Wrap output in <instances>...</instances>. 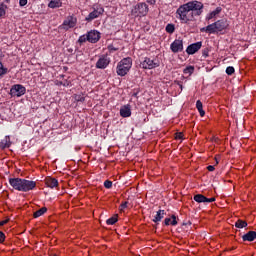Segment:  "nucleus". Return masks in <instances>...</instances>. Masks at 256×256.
I'll use <instances>...</instances> for the list:
<instances>
[{
	"instance_id": "obj_46",
	"label": "nucleus",
	"mask_w": 256,
	"mask_h": 256,
	"mask_svg": "<svg viewBox=\"0 0 256 256\" xmlns=\"http://www.w3.org/2000/svg\"><path fill=\"white\" fill-rule=\"evenodd\" d=\"M201 33H208L207 26L200 29Z\"/></svg>"
},
{
	"instance_id": "obj_27",
	"label": "nucleus",
	"mask_w": 256,
	"mask_h": 256,
	"mask_svg": "<svg viewBox=\"0 0 256 256\" xmlns=\"http://www.w3.org/2000/svg\"><path fill=\"white\" fill-rule=\"evenodd\" d=\"M208 33L210 35H214V33H217V27L215 25V22L207 26Z\"/></svg>"
},
{
	"instance_id": "obj_32",
	"label": "nucleus",
	"mask_w": 256,
	"mask_h": 256,
	"mask_svg": "<svg viewBox=\"0 0 256 256\" xmlns=\"http://www.w3.org/2000/svg\"><path fill=\"white\" fill-rule=\"evenodd\" d=\"M166 33H175V25L174 24H167L166 25Z\"/></svg>"
},
{
	"instance_id": "obj_24",
	"label": "nucleus",
	"mask_w": 256,
	"mask_h": 256,
	"mask_svg": "<svg viewBox=\"0 0 256 256\" xmlns=\"http://www.w3.org/2000/svg\"><path fill=\"white\" fill-rule=\"evenodd\" d=\"M46 211H47V207H42L41 209L37 210L33 214L34 219H38V217L45 215Z\"/></svg>"
},
{
	"instance_id": "obj_45",
	"label": "nucleus",
	"mask_w": 256,
	"mask_h": 256,
	"mask_svg": "<svg viewBox=\"0 0 256 256\" xmlns=\"http://www.w3.org/2000/svg\"><path fill=\"white\" fill-rule=\"evenodd\" d=\"M207 170L208 171H215V166H213V165H209L208 167H207Z\"/></svg>"
},
{
	"instance_id": "obj_44",
	"label": "nucleus",
	"mask_w": 256,
	"mask_h": 256,
	"mask_svg": "<svg viewBox=\"0 0 256 256\" xmlns=\"http://www.w3.org/2000/svg\"><path fill=\"white\" fill-rule=\"evenodd\" d=\"M149 5H155L157 3L156 0H146Z\"/></svg>"
},
{
	"instance_id": "obj_41",
	"label": "nucleus",
	"mask_w": 256,
	"mask_h": 256,
	"mask_svg": "<svg viewBox=\"0 0 256 256\" xmlns=\"http://www.w3.org/2000/svg\"><path fill=\"white\" fill-rule=\"evenodd\" d=\"M202 55H203V57H209V50L208 49H204L202 51Z\"/></svg>"
},
{
	"instance_id": "obj_22",
	"label": "nucleus",
	"mask_w": 256,
	"mask_h": 256,
	"mask_svg": "<svg viewBox=\"0 0 256 256\" xmlns=\"http://www.w3.org/2000/svg\"><path fill=\"white\" fill-rule=\"evenodd\" d=\"M49 9H59L60 7H63V2L61 0H51L48 3Z\"/></svg>"
},
{
	"instance_id": "obj_37",
	"label": "nucleus",
	"mask_w": 256,
	"mask_h": 256,
	"mask_svg": "<svg viewBox=\"0 0 256 256\" xmlns=\"http://www.w3.org/2000/svg\"><path fill=\"white\" fill-rule=\"evenodd\" d=\"M5 243V233L3 231H0V244Z\"/></svg>"
},
{
	"instance_id": "obj_33",
	"label": "nucleus",
	"mask_w": 256,
	"mask_h": 256,
	"mask_svg": "<svg viewBox=\"0 0 256 256\" xmlns=\"http://www.w3.org/2000/svg\"><path fill=\"white\" fill-rule=\"evenodd\" d=\"M174 139L183 141V139H185V135L183 134V132H176Z\"/></svg>"
},
{
	"instance_id": "obj_38",
	"label": "nucleus",
	"mask_w": 256,
	"mask_h": 256,
	"mask_svg": "<svg viewBox=\"0 0 256 256\" xmlns=\"http://www.w3.org/2000/svg\"><path fill=\"white\" fill-rule=\"evenodd\" d=\"M127 205H129V202L125 201L120 205V209L121 211H123V209H127Z\"/></svg>"
},
{
	"instance_id": "obj_53",
	"label": "nucleus",
	"mask_w": 256,
	"mask_h": 256,
	"mask_svg": "<svg viewBox=\"0 0 256 256\" xmlns=\"http://www.w3.org/2000/svg\"><path fill=\"white\" fill-rule=\"evenodd\" d=\"M180 89H183V85L180 84Z\"/></svg>"
},
{
	"instance_id": "obj_26",
	"label": "nucleus",
	"mask_w": 256,
	"mask_h": 256,
	"mask_svg": "<svg viewBox=\"0 0 256 256\" xmlns=\"http://www.w3.org/2000/svg\"><path fill=\"white\" fill-rule=\"evenodd\" d=\"M194 201H196V203H205L206 197L203 194H196L194 196Z\"/></svg>"
},
{
	"instance_id": "obj_29",
	"label": "nucleus",
	"mask_w": 256,
	"mask_h": 256,
	"mask_svg": "<svg viewBox=\"0 0 256 256\" xmlns=\"http://www.w3.org/2000/svg\"><path fill=\"white\" fill-rule=\"evenodd\" d=\"M7 12V5L5 3L0 4V18L5 17V14Z\"/></svg>"
},
{
	"instance_id": "obj_5",
	"label": "nucleus",
	"mask_w": 256,
	"mask_h": 256,
	"mask_svg": "<svg viewBox=\"0 0 256 256\" xmlns=\"http://www.w3.org/2000/svg\"><path fill=\"white\" fill-rule=\"evenodd\" d=\"M147 13H149V6L145 2H139L131 9V15L135 18L146 17Z\"/></svg>"
},
{
	"instance_id": "obj_31",
	"label": "nucleus",
	"mask_w": 256,
	"mask_h": 256,
	"mask_svg": "<svg viewBox=\"0 0 256 256\" xmlns=\"http://www.w3.org/2000/svg\"><path fill=\"white\" fill-rule=\"evenodd\" d=\"M195 71V67L193 66H187L185 69H184V74L185 75H193Z\"/></svg>"
},
{
	"instance_id": "obj_43",
	"label": "nucleus",
	"mask_w": 256,
	"mask_h": 256,
	"mask_svg": "<svg viewBox=\"0 0 256 256\" xmlns=\"http://www.w3.org/2000/svg\"><path fill=\"white\" fill-rule=\"evenodd\" d=\"M9 223V219L0 221V227H3V225H7Z\"/></svg>"
},
{
	"instance_id": "obj_17",
	"label": "nucleus",
	"mask_w": 256,
	"mask_h": 256,
	"mask_svg": "<svg viewBox=\"0 0 256 256\" xmlns=\"http://www.w3.org/2000/svg\"><path fill=\"white\" fill-rule=\"evenodd\" d=\"M163 217H165V210H158L156 212V215L152 219L153 223H156V225H159L161 223Z\"/></svg>"
},
{
	"instance_id": "obj_48",
	"label": "nucleus",
	"mask_w": 256,
	"mask_h": 256,
	"mask_svg": "<svg viewBox=\"0 0 256 256\" xmlns=\"http://www.w3.org/2000/svg\"><path fill=\"white\" fill-rule=\"evenodd\" d=\"M138 95H139V91H136V92L132 93V97H136V99H137Z\"/></svg>"
},
{
	"instance_id": "obj_11",
	"label": "nucleus",
	"mask_w": 256,
	"mask_h": 256,
	"mask_svg": "<svg viewBox=\"0 0 256 256\" xmlns=\"http://www.w3.org/2000/svg\"><path fill=\"white\" fill-rule=\"evenodd\" d=\"M63 29L69 31V29H73L75 25H77V18L73 16H68L66 20L63 22Z\"/></svg>"
},
{
	"instance_id": "obj_42",
	"label": "nucleus",
	"mask_w": 256,
	"mask_h": 256,
	"mask_svg": "<svg viewBox=\"0 0 256 256\" xmlns=\"http://www.w3.org/2000/svg\"><path fill=\"white\" fill-rule=\"evenodd\" d=\"M213 202H215V197H212V198L206 197L205 203H213Z\"/></svg>"
},
{
	"instance_id": "obj_25",
	"label": "nucleus",
	"mask_w": 256,
	"mask_h": 256,
	"mask_svg": "<svg viewBox=\"0 0 256 256\" xmlns=\"http://www.w3.org/2000/svg\"><path fill=\"white\" fill-rule=\"evenodd\" d=\"M235 227L237 229H244V227H247V221L239 219L235 222Z\"/></svg>"
},
{
	"instance_id": "obj_34",
	"label": "nucleus",
	"mask_w": 256,
	"mask_h": 256,
	"mask_svg": "<svg viewBox=\"0 0 256 256\" xmlns=\"http://www.w3.org/2000/svg\"><path fill=\"white\" fill-rule=\"evenodd\" d=\"M235 73V68L233 66H228L226 68V75H233Z\"/></svg>"
},
{
	"instance_id": "obj_21",
	"label": "nucleus",
	"mask_w": 256,
	"mask_h": 256,
	"mask_svg": "<svg viewBox=\"0 0 256 256\" xmlns=\"http://www.w3.org/2000/svg\"><path fill=\"white\" fill-rule=\"evenodd\" d=\"M11 147V137L5 136L4 139L0 142V148L1 149H9Z\"/></svg>"
},
{
	"instance_id": "obj_23",
	"label": "nucleus",
	"mask_w": 256,
	"mask_h": 256,
	"mask_svg": "<svg viewBox=\"0 0 256 256\" xmlns=\"http://www.w3.org/2000/svg\"><path fill=\"white\" fill-rule=\"evenodd\" d=\"M196 109H198L200 117H205V111L203 110V102H201V100L196 101Z\"/></svg>"
},
{
	"instance_id": "obj_13",
	"label": "nucleus",
	"mask_w": 256,
	"mask_h": 256,
	"mask_svg": "<svg viewBox=\"0 0 256 256\" xmlns=\"http://www.w3.org/2000/svg\"><path fill=\"white\" fill-rule=\"evenodd\" d=\"M214 24L216 25V31L218 33H221V31H225V29L229 27V22L225 18L214 22Z\"/></svg>"
},
{
	"instance_id": "obj_2",
	"label": "nucleus",
	"mask_w": 256,
	"mask_h": 256,
	"mask_svg": "<svg viewBox=\"0 0 256 256\" xmlns=\"http://www.w3.org/2000/svg\"><path fill=\"white\" fill-rule=\"evenodd\" d=\"M9 183L13 189L22 191L23 193L33 191L37 187V182L22 178H9Z\"/></svg>"
},
{
	"instance_id": "obj_19",
	"label": "nucleus",
	"mask_w": 256,
	"mask_h": 256,
	"mask_svg": "<svg viewBox=\"0 0 256 256\" xmlns=\"http://www.w3.org/2000/svg\"><path fill=\"white\" fill-rule=\"evenodd\" d=\"M177 224V216H175V214H172L171 218L164 219V225L166 226L172 225V227H175Z\"/></svg>"
},
{
	"instance_id": "obj_39",
	"label": "nucleus",
	"mask_w": 256,
	"mask_h": 256,
	"mask_svg": "<svg viewBox=\"0 0 256 256\" xmlns=\"http://www.w3.org/2000/svg\"><path fill=\"white\" fill-rule=\"evenodd\" d=\"M76 101H78V102H80V103H84L85 97H83V96H77V97H76Z\"/></svg>"
},
{
	"instance_id": "obj_1",
	"label": "nucleus",
	"mask_w": 256,
	"mask_h": 256,
	"mask_svg": "<svg viewBox=\"0 0 256 256\" xmlns=\"http://www.w3.org/2000/svg\"><path fill=\"white\" fill-rule=\"evenodd\" d=\"M204 8L203 2L192 0L178 7L176 17L182 24L189 25L191 21H195V17L203 15Z\"/></svg>"
},
{
	"instance_id": "obj_47",
	"label": "nucleus",
	"mask_w": 256,
	"mask_h": 256,
	"mask_svg": "<svg viewBox=\"0 0 256 256\" xmlns=\"http://www.w3.org/2000/svg\"><path fill=\"white\" fill-rule=\"evenodd\" d=\"M62 85H63V87H69V81H64V82L62 83Z\"/></svg>"
},
{
	"instance_id": "obj_8",
	"label": "nucleus",
	"mask_w": 256,
	"mask_h": 256,
	"mask_svg": "<svg viewBox=\"0 0 256 256\" xmlns=\"http://www.w3.org/2000/svg\"><path fill=\"white\" fill-rule=\"evenodd\" d=\"M27 93V88L21 84H15L10 89V95L12 97H23Z\"/></svg>"
},
{
	"instance_id": "obj_36",
	"label": "nucleus",
	"mask_w": 256,
	"mask_h": 256,
	"mask_svg": "<svg viewBox=\"0 0 256 256\" xmlns=\"http://www.w3.org/2000/svg\"><path fill=\"white\" fill-rule=\"evenodd\" d=\"M108 51H110V53H113L115 51H119V48H117L111 44L108 46Z\"/></svg>"
},
{
	"instance_id": "obj_50",
	"label": "nucleus",
	"mask_w": 256,
	"mask_h": 256,
	"mask_svg": "<svg viewBox=\"0 0 256 256\" xmlns=\"http://www.w3.org/2000/svg\"><path fill=\"white\" fill-rule=\"evenodd\" d=\"M91 133H92V135H96L97 134V129H92Z\"/></svg>"
},
{
	"instance_id": "obj_4",
	"label": "nucleus",
	"mask_w": 256,
	"mask_h": 256,
	"mask_svg": "<svg viewBox=\"0 0 256 256\" xmlns=\"http://www.w3.org/2000/svg\"><path fill=\"white\" fill-rule=\"evenodd\" d=\"M99 39H101V32L97 30H90L86 34H83L79 37L78 43L83 45V43H98Z\"/></svg>"
},
{
	"instance_id": "obj_18",
	"label": "nucleus",
	"mask_w": 256,
	"mask_h": 256,
	"mask_svg": "<svg viewBox=\"0 0 256 256\" xmlns=\"http://www.w3.org/2000/svg\"><path fill=\"white\" fill-rule=\"evenodd\" d=\"M256 239V231H249L242 236V241L253 242Z\"/></svg>"
},
{
	"instance_id": "obj_9",
	"label": "nucleus",
	"mask_w": 256,
	"mask_h": 256,
	"mask_svg": "<svg viewBox=\"0 0 256 256\" xmlns=\"http://www.w3.org/2000/svg\"><path fill=\"white\" fill-rule=\"evenodd\" d=\"M111 63V58L107 54H103L96 62V69H107Z\"/></svg>"
},
{
	"instance_id": "obj_10",
	"label": "nucleus",
	"mask_w": 256,
	"mask_h": 256,
	"mask_svg": "<svg viewBox=\"0 0 256 256\" xmlns=\"http://www.w3.org/2000/svg\"><path fill=\"white\" fill-rule=\"evenodd\" d=\"M170 49L172 53H181L183 51V40L181 38L174 40L170 45Z\"/></svg>"
},
{
	"instance_id": "obj_12",
	"label": "nucleus",
	"mask_w": 256,
	"mask_h": 256,
	"mask_svg": "<svg viewBox=\"0 0 256 256\" xmlns=\"http://www.w3.org/2000/svg\"><path fill=\"white\" fill-rule=\"evenodd\" d=\"M201 47H203V42H201V41L190 44L186 48V53H187V55H195V53H197V51H199V49H201Z\"/></svg>"
},
{
	"instance_id": "obj_55",
	"label": "nucleus",
	"mask_w": 256,
	"mask_h": 256,
	"mask_svg": "<svg viewBox=\"0 0 256 256\" xmlns=\"http://www.w3.org/2000/svg\"><path fill=\"white\" fill-rule=\"evenodd\" d=\"M105 137H106V136L104 135L103 138L105 139Z\"/></svg>"
},
{
	"instance_id": "obj_28",
	"label": "nucleus",
	"mask_w": 256,
	"mask_h": 256,
	"mask_svg": "<svg viewBox=\"0 0 256 256\" xmlns=\"http://www.w3.org/2000/svg\"><path fill=\"white\" fill-rule=\"evenodd\" d=\"M9 73V69L3 66V62H0V77H5Z\"/></svg>"
},
{
	"instance_id": "obj_49",
	"label": "nucleus",
	"mask_w": 256,
	"mask_h": 256,
	"mask_svg": "<svg viewBox=\"0 0 256 256\" xmlns=\"http://www.w3.org/2000/svg\"><path fill=\"white\" fill-rule=\"evenodd\" d=\"M1 61H3V52L0 50V63H2Z\"/></svg>"
},
{
	"instance_id": "obj_16",
	"label": "nucleus",
	"mask_w": 256,
	"mask_h": 256,
	"mask_svg": "<svg viewBox=\"0 0 256 256\" xmlns=\"http://www.w3.org/2000/svg\"><path fill=\"white\" fill-rule=\"evenodd\" d=\"M45 183L50 189H55V187H59V181L53 177L46 178Z\"/></svg>"
},
{
	"instance_id": "obj_30",
	"label": "nucleus",
	"mask_w": 256,
	"mask_h": 256,
	"mask_svg": "<svg viewBox=\"0 0 256 256\" xmlns=\"http://www.w3.org/2000/svg\"><path fill=\"white\" fill-rule=\"evenodd\" d=\"M117 221H118V216H117V215H114V216H112L111 218L107 219V220H106V223H107L108 225H115Z\"/></svg>"
},
{
	"instance_id": "obj_40",
	"label": "nucleus",
	"mask_w": 256,
	"mask_h": 256,
	"mask_svg": "<svg viewBox=\"0 0 256 256\" xmlns=\"http://www.w3.org/2000/svg\"><path fill=\"white\" fill-rule=\"evenodd\" d=\"M20 7H25L27 5V0H19Z\"/></svg>"
},
{
	"instance_id": "obj_20",
	"label": "nucleus",
	"mask_w": 256,
	"mask_h": 256,
	"mask_svg": "<svg viewBox=\"0 0 256 256\" xmlns=\"http://www.w3.org/2000/svg\"><path fill=\"white\" fill-rule=\"evenodd\" d=\"M221 11H223V8L217 7L214 11L207 14L206 21H211V19H215L217 17V15H219V13H221Z\"/></svg>"
},
{
	"instance_id": "obj_54",
	"label": "nucleus",
	"mask_w": 256,
	"mask_h": 256,
	"mask_svg": "<svg viewBox=\"0 0 256 256\" xmlns=\"http://www.w3.org/2000/svg\"><path fill=\"white\" fill-rule=\"evenodd\" d=\"M104 131L107 133L108 130H104Z\"/></svg>"
},
{
	"instance_id": "obj_14",
	"label": "nucleus",
	"mask_w": 256,
	"mask_h": 256,
	"mask_svg": "<svg viewBox=\"0 0 256 256\" xmlns=\"http://www.w3.org/2000/svg\"><path fill=\"white\" fill-rule=\"evenodd\" d=\"M131 137L136 141H141V139L145 138V132H143L141 129H132Z\"/></svg>"
},
{
	"instance_id": "obj_7",
	"label": "nucleus",
	"mask_w": 256,
	"mask_h": 256,
	"mask_svg": "<svg viewBox=\"0 0 256 256\" xmlns=\"http://www.w3.org/2000/svg\"><path fill=\"white\" fill-rule=\"evenodd\" d=\"M103 13H105V9L103 7L99 5L94 6L93 11L86 16L85 21H87V23H91V21H94V19H99Z\"/></svg>"
},
{
	"instance_id": "obj_15",
	"label": "nucleus",
	"mask_w": 256,
	"mask_h": 256,
	"mask_svg": "<svg viewBox=\"0 0 256 256\" xmlns=\"http://www.w3.org/2000/svg\"><path fill=\"white\" fill-rule=\"evenodd\" d=\"M120 116L127 118L131 117V105L127 104L120 108Z\"/></svg>"
},
{
	"instance_id": "obj_52",
	"label": "nucleus",
	"mask_w": 256,
	"mask_h": 256,
	"mask_svg": "<svg viewBox=\"0 0 256 256\" xmlns=\"http://www.w3.org/2000/svg\"><path fill=\"white\" fill-rule=\"evenodd\" d=\"M59 85H63V81L59 82Z\"/></svg>"
},
{
	"instance_id": "obj_35",
	"label": "nucleus",
	"mask_w": 256,
	"mask_h": 256,
	"mask_svg": "<svg viewBox=\"0 0 256 256\" xmlns=\"http://www.w3.org/2000/svg\"><path fill=\"white\" fill-rule=\"evenodd\" d=\"M104 187H105L106 189H111V187H113V182H111V180H106V181L104 182Z\"/></svg>"
},
{
	"instance_id": "obj_51",
	"label": "nucleus",
	"mask_w": 256,
	"mask_h": 256,
	"mask_svg": "<svg viewBox=\"0 0 256 256\" xmlns=\"http://www.w3.org/2000/svg\"><path fill=\"white\" fill-rule=\"evenodd\" d=\"M214 141H219V138L213 137Z\"/></svg>"
},
{
	"instance_id": "obj_6",
	"label": "nucleus",
	"mask_w": 256,
	"mask_h": 256,
	"mask_svg": "<svg viewBox=\"0 0 256 256\" xmlns=\"http://www.w3.org/2000/svg\"><path fill=\"white\" fill-rule=\"evenodd\" d=\"M161 65V62L157 58L151 59L149 57H145L144 60L140 63V67L142 69H157Z\"/></svg>"
},
{
	"instance_id": "obj_3",
	"label": "nucleus",
	"mask_w": 256,
	"mask_h": 256,
	"mask_svg": "<svg viewBox=\"0 0 256 256\" xmlns=\"http://www.w3.org/2000/svg\"><path fill=\"white\" fill-rule=\"evenodd\" d=\"M131 67H133V59L131 57L123 58L117 64L116 73L119 77H125L131 71Z\"/></svg>"
}]
</instances>
